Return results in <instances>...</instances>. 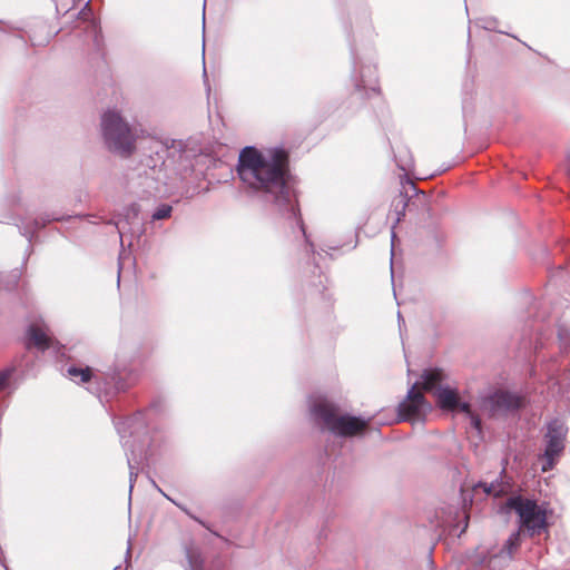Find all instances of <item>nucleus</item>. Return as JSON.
I'll return each instance as SVG.
<instances>
[{
  "instance_id": "obj_1",
  "label": "nucleus",
  "mask_w": 570,
  "mask_h": 570,
  "mask_svg": "<svg viewBox=\"0 0 570 570\" xmlns=\"http://www.w3.org/2000/svg\"><path fill=\"white\" fill-rule=\"evenodd\" d=\"M285 167L286 155L283 150L259 151L246 147L239 155L238 175L248 188L278 200L287 196Z\"/></svg>"
},
{
  "instance_id": "obj_2",
  "label": "nucleus",
  "mask_w": 570,
  "mask_h": 570,
  "mask_svg": "<svg viewBox=\"0 0 570 570\" xmlns=\"http://www.w3.org/2000/svg\"><path fill=\"white\" fill-rule=\"evenodd\" d=\"M101 132L109 150L128 156L135 148V136L119 112L106 111L101 117Z\"/></svg>"
},
{
  "instance_id": "obj_3",
  "label": "nucleus",
  "mask_w": 570,
  "mask_h": 570,
  "mask_svg": "<svg viewBox=\"0 0 570 570\" xmlns=\"http://www.w3.org/2000/svg\"><path fill=\"white\" fill-rule=\"evenodd\" d=\"M507 509L513 510L519 517L520 531H525L530 535L540 534L547 531L551 511L543 504L521 497L510 498L507 502Z\"/></svg>"
},
{
  "instance_id": "obj_4",
  "label": "nucleus",
  "mask_w": 570,
  "mask_h": 570,
  "mask_svg": "<svg viewBox=\"0 0 570 570\" xmlns=\"http://www.w3.org/2000/svg\"><path fill=\"white\" fill-rule=\"evenodd\" d=\"M313 413L330 431L341 436L358 434L367 425V422L360 417L338 414L326 400H320L313 406Z\"/></svg>"
},
{
  "instance_id": "obj_5",
  "label": "nucleus",
  "mask_w": 570,
  "mask_h": 570,
  "mask_svg": "<svg viewBox=\"0 0 570 570\" xmlns=\"http://www.w3.org/2000/svg\"><path fill=\"white\" fill-rule=\"evenodd\" d=\"M442 380L443 373L441 370H428L422 374L421 386L425 391H433L436 402L442 410L470 414L469 404L460 396L455 389L439 386Z\"/></svg>"
},
{
  "instance_id": "obj_6",
  "label": "nucleus",
  "mask_w": 570,
  "mask_h": 570,
  "mask_svg": "<svg viewBox=\"0 0 570 570\" xmlns=\"http://www.w3.org/2000/svg\"><path fill=\"white\" fill-rule=\"evenodd\" d=\"M564 436L566 428L563 423L554 421L549 424L547 433L548 443L544 452V463L542 464V471L552 469L554 459L559 456L563 451Z\"/></svg>"
},
{
  "instance_id": "obj_7",
  "label": "nucleus",
  "mask_w": 570,
  "mask_h": 570,
  "mask_svg": "<svg viewBox=\"0 0 570 570\" xmlns=\"http://www.w3.org/2000/svg\"><path fill=\"white\" fill-rule=\"evenodd\" d=\"M417 385L410 389L406 399L400 404V414L404 420H417L431 411V405L417 390Z\"/></svg>"
},
{
  "instance_id": "obj_8",
  "label": "nucleus",
  "mask_w": 570,
  "mask_h": 570,
  "mask_svg": "<svg viewBox=\"0 0 570 570\" xmlns=\"http://www.w3.org/2000/svg\"><path fill=\"white\" fill-rule=\"evenodd\" d=\"M519 544L520 532H514L508 539L504 548L492 554L488 560L482 559L480 562L487 563L491 570H501L511 560L512 553Z\"/></svg>"
},
{
  "instance_id": "obj_9",
  "label": "nucleus",
  "mask_w": 570,
  "mask_h": 570,
  "mask_svg": "<svg viewBox=\"0 0 570 570\" xmlns=\"http://www.w3.org/2000/svg\"><path fill=\"white\" fill-rule=\"evenodd\" d=\"M30 340L40 348L49 346L50 337L47 331L42 327L31 326L29 330Z\"/></svg>"
},
{
  "instance_id": "obj_10",
  "label": "nucleus",
  "mask_w": 570,
  "mask_h": 570,
  "mask_svg": "<svg viewBox=\"0 0 570 570\" xmlns=\"http://www.w3.org/2000/svg\"><path fill=\"white\" fill-rule=\"evenodd\" d=\"M480 490H482L487 494L497 497L505 492V485H503L502 483H479L478 485H475L474 491L478 492Z\"/></svg>"
},
{
  "instance_id": "obj_11",
  "label": "nucleus",
  "mask_w": 570,
  "mask_h": 570,
  "mask_svg": "<svg viewBox=\"0 0 570 570\" xmlns=\"http://www.w3.org/2000/svg\"><path fill=\"white\" fill-rule=\"evenodd\" d=\"M68 375L76 382L85 383L91 379V370L89 367L77 368L71 366L68 368Z\"/></svg>"
},
{
  "instance_id": "obj_12",
  "label": "nucleus",
  "mask_w": 570,
  "mask_h": 570,
  "mask_svg": "<svg viewBox=\"0 0 570 570\" xmlns=\"http://www.w3.org/2000/svg\"><path fill=\"white\" fill-rule=\"evenodd\" d=\"M171 213V207L168 205H163L154 213L153 218L154 219H164L169 217Z\"/></svg>"
},
{
  "instance_id": "obj_13",
  "label": "nucleus",
  "mask_w": 570,
  "mask_h": 570,
  "mask_svg": "<svg viewBox=\"0 0 570 570\" xmlns=\"http://www.w3.org/2000/svg\"><path fill=\"white\" fill-rule=\"evenodd\" d=\"M6 376L0 374V386L4 383Z\"/></svg>"
},
{
  "instance_id": "obj_14",
  "label": "nucleus",
  "mask_w": 570,
  "mask_h": 570,
  "mask_svg": "<svg viewBox=\"0 0 570 570\" xmlns=\"http://www.w3.org/2000/svg\"><path fill=\"white\" fill-rule=\"evenodd\" d=\"M472 422H473V424L475 425V428H478V426H479V421H478L476 419L472 417Z\"/></svg>"
}]
</instances>
